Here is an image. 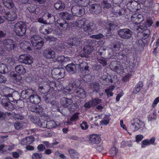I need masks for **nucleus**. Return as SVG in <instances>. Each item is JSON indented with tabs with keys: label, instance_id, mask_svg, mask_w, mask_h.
<instances>
[{
	"label": "nucleus",
	"instance_id": "28",
	"mask_svg": "<svg viewBox=\"0 0 159 159\" xmlns=\"http://www.w3.org/2000/svg\"><path fill=\"white\" fill-rule=\"evenodd\" d=\"M66 70L70 74L75 73L76 71V66L73 63L68 64L66 66Z\"/></svg>",
	"mask_w": 159,
	"mask_h": 159
},
{
	"label": "nucleus",
	"instance_id": "56",
	"mask_svg": "<svg viewBox=\"0 0 159 159\" xmlns=\"http://www.w3.org/2000/svg\"><path fill=\"white\" fill-rule=\"evenodd\" d=\"M0 14L4 15V16H6L7 14V11L1 5L0 7Z\"/></svg>",
	"mask_w": 159,
	"mask_h": 159
},
{
	"label": "nucleus",
	"instance_id": "4",
	"mask_svg": "<svg viewBox=\"0 0 159 159\" xmlns=\"http://www.w3.org/2000/svg\"><path fill=\"white\" fill-rule=\"evenodd\" d=\"M65 70L62 68H56L52 70V74L54 78L57 79H61L64 76Z\"/></svg>",
	"mask_w": 159,
	"mask_h": 159
},
{
	"label": "nucleus",
	"instance_id": "3",
	"mask_svg": "<svg viewBox=\"0 0 159 159\" xmlns=\"http://www.w3.org/2000/svg\"><path fill=\"white\" fill-rule=\"evenodd\" d=\"M117 32L120 37L125 39L131 38L133 34L132 31L128 28L120 29L117 31Z\"/></svg>",
	"mask_w": 159,
	"mask_h": 159
},
{
	"label": "nucleus",
	"instance_id": "60",
	"mask_svg": "<svg viewBox=\"0 0 159 159\" xmlns=\"http://www.w3.org/2000/svg\"><path fill=\"white\" fill-rule=\"evenodd\" d=\"M135 138L136 141L137 143H139V142L141 141L143 139V136L142 135L139 134L137 135L136 136Z\"/></svg>",
	"mask_w": 159,
	"mask_h": 159
},
{
	"label": "nucleus",
	"instance_id": "61",
	"mask_svg": "<svg viewBox=\"0 0 159 159\" xmlns=\"http://www.w3.org/2000/svg\"><path fill=\"white\" fill-rule=\"evenodd\" d=\"M46 40L49 42H54L56 41L57 39L53 36H48L46 38Z\"/></svg>",
	"mask_w": 159,
	"mask_h": 159
},
{
	"label": "nucleus",
	"instance_id": "13",
	"mask_svg": "<svg viewBox=\"0 0 159 159\" xmlns=\"http://www.w3.org/2000/svg\"><path fill=\"white\" fill-rule=\"evenodd\" d=\"M74 93L76 96L82 98H84L86 97L84 89L81 88L76 87L74 89Z\"/></svg>",
	"mask_w": 159,
	"mask_h": 159
},
{
	"label": "nucleus",
	"instance_id": "12",
	"mask_svg": "<svg viewBox=\"0 0 159 159\" xmlns=\"http://www.w3.org/2000/svg\"><path fill=\"white\" fill-rule=\"evenodd\" d=\"M1 103L2 105L6 109L9 111H11L13 110L15 108L13 104L9 101H8V100L7 98L3 99Z\"/></svg>",
	"mask_w": 159,
	"mask_h": 159
},
{
	"label": "nucleus",
	"instance_id": "63",
	"mask_svg": "<svg viewBox=\"0 0 159 159\" xmlns=\"http://www.w3.org/2000/svg\"><path fill=\"white\" fill-rule=\"evenodd\" d=\"M113 22L111 21L109 23V29L111 30H114L116 27V25L113 24Z\"/></svg>",
	"mask_w": 159,
	"mask_h": 159
},
{
	"label": "nucleus",
	"instance_id": "57",
	"mask_svg": "<svg viewBox=\"0 0 159 159\" xmlns=\"http://www.w3.org/2000/svg\"><path fill=\"white\" fill-rule=\"evenodd\" d=\"M142 148H144L146 146L150 144V143L149 141H148V139L143 140L142 141Z\"/></svg>",
	"mask_w": 159,
	"mask_h": 159
},
{
	"label": "nucleus",
	"instance_id": "21",
	"mask_svg": "<svg viewBox=\"0 0 159 159\" xmlns=\"http://www.w3.org/2000/svg\"><path fill=\"white\" fill-rule=\"evenodd\" d=\"M54 7L56 10L61 11L65 9L66 5L63 2L60 0L54 4Z\"/></svg>",
	"mask_w": 159,
	"mask_h": 159
},
{
	"label": "nucleus",
	"instance_id": "51",
	"mask_svg": "<svg viewBox=\"0 0 159 159\" xmlns=\"http://www.w3.org/2000/svg\"><path fill=\"white\" fill-rule=\"evenodd\" d=\"M28 145L32 143L34 141V138L32 136H30L25 138Z\"/></svg>",
	"mask_w": 159,
	"mask_h": 159
},
{
	"label": "nucleus",
	"instance_id": "54",
	"mask_svg": "<svg viewBox=\"0 0 159 159\" xmlns=\"http://www.w3.org/2000/svg\"><path fill=\"white\" fill-rule=\"evenodd\" d=\"M39 152H41L45 149V145L43 144L39 145L37 147Z\"/></svg>",
	"mask_w": 159,
	"mask_h": 159
},
{
	"label": "nucleus",
	"instance_id": "30",
	"mask_svg": "<svg viewBox=\"0 0 159 159\" xmlns=\"http://www.w3.org/2000/svg\"><path fill=\"white\" fill-rule=\"evenodd\" d=\"M84 31L85 32H88V34L87 33H85V34H91L92 31L93 30V28L91 26H90V25L88 24V23L86 24V22L85 23L83 26L82 27Z\"/></svg>",
	"mask_w": 159,
	"mask_h": 159
},
{
	"label": "nucleus",
	"instance_id": "38",
	"mask_svg": "<svg viewBox=\"0 0 159 159\" xmlns=\"http://www.w3.org/2000/svg\"><path fill=\"white\" fill-rule=\"evenodd\" d=\"M47 16L48 19L46 20V23L51 24L54 22L55 17L53 15H52L50 14H48Z\"/></svg>",
	"mask_w": 159,
	"mask_h": 159
},
{
	"label": "nucleus",
	"instance_id": "64",
	"mask_svg": "<svg viewBox=\"0 0 159 159\" xmlns=\"http://www.w3.org/2000/svg\"><path fill=\"white\" fill-rule=\"evenodd\" d=\"M56 61L60 63L63 64L64 62L63 56H60L58 57Z\"/></svg>",
	"mask_w": 159,
	"mask_h": 159
},
{
	"label": "nucleus",
	"instance_id": "17",
	"mask_svg": "<svg viewBox=\"0 0 159 159\" xmlns=\"http://www.w3.org/2000/svg\"><path fill=\"white\" fill-rule=\"evenodd\" d=\"M131 125L134 126H135V130L134 131L136 130H138L139 129L141 128V126L143 125V126H145V124L143 122H142L138 118L134 119L133 120L131 121Z\"/></svg>",
	"mask_w": 159,
	"mask_h": 159
},
{
	"label": "nucleus",
	"instance_id": "9",
	"mask_svg": "<svg viewBox=\"0 0 159 159\" xmlns=\"http://www.w3.org/2000/svg\"><path fill=\"white\" fill-rule=\"evenodd\" d=\"M28 109L31 111L38 113L40 116L43 114V109L39 105L34 104L30 105L28 106Z\"/></svg>",
	"mask_w": 159,
	"mask_h": 159
},
{
	"label": "nucleus",
	"instance_id": "55",
	"mask_svg": "<svg viewBox=\"0 0 159 159\" xmlns=\"http://www.w3.org/2000/svg\"><path fill=\"white\" fill-rule=\"evenodd\" d=\"M6 117L5 113L0 111V121L4 120Z\"/></svg>",
	"mask_w": 159,
	"mask_h": 159
},
{
	"label": "nucleus",
	"instance_id": "1",
	"mask_svg": "<svg viewBox=\"0 0 159 159\" xmlns=\"http://www.w3.org/2000/svg\"><path fill=\"white\" fill-rule=\"evenodd\" d=\"M30 40L34 48L40 49L43 47L44 41L43 39L38 34L30 36Z\"/></svg>",
	"mask_w": 159,
	"mask_h": 159
},
{
	"label": "nucleus",
	"instance_id": "22",
	"mask_svg": "<svg viewBox=\"0 0 159 159\" xmlns=\"http://www.w3.org/2000/svg\"><path fill=\"white\" fill-rule=\"evenodd\" d=\"M57 24L59 25V27L61 30H66L68 26V25L67 22L63 19L58 20L57 21Z\"/></svg>",
	"mask_w": 159,
	"mask_h": 159
},
{
	"label": "nucleus",
	"instance_id": "34",
	"mask_svg": "<svg viewBox=\"0 0 159 159\" xmlns=\"http://www.w3.org/2000/svg\"><path fill=\"white\" fill-rule=\"evenodd\" d=\"M116 56L118 59L121 60L123 62H125L127 60V57L126 55L122 54L121 52L116 53Z\"/></svg>",
	"mask_w": 159,
	"mask_h": 159
},
{
	"label": "nucleus",
	"instance_id": "37",
	"mask_svg": "<svg viewBox=\"0 0 159 159\" xmlns=\"http://www.w3.org/2000/svg\"><path fill=\"white\" fill-rule=\"evenodd\" d=\"M121 44V43L120 42H117L115 43L112 48L113 51L116 52L120 50Z\"/></svg>",
	"mask_w": 159,
	"mask_h": 159
},
{
	"label": "nucleus",
	"instance_id": "49",
	"mask_svg": "<svg viewBox=\"0 0 159 159\" xmlns=\"http://www.w3.org/2000/svg\"><path fill=\"white\" fill-rule=\"evenodd\" d=\"M72 86H70L69 87H67L66 88V90L68 91V92H71L74 93V89L75 88L76 86H75V84L73 83L72 84Z\"/></svg>",
	"mask_w": 159,
	"mask_h": 159
},
{
	"label": "nucleus",
	"instance_id": "6",
	"mask_svg": "<svg viewBox=\"0 0 159 159\" xmlns=\"http://www.w3.org/2000/svg\"><path fill=\"white\" fill-rule=\"evenodd\" d=\"M19 61L25 64L30 65L33 62L32 56L28 54L21 55L19 56Z\"/></svg>",
	"mask_w": 159,
	"mask_h": 159
},
{
	"label": "nucleus",
	"instance_id": "58",
	"mask_svg": "<svg viewBox=\"0 0 159 159\" xmlns=\"http://www.w3.org/2000/svg\"><path fill=\"white\" fill-rule=\"evenodd\" d=\"M45 102L47 103H49L50 102V99L49 97V94H47L46 95H44L43 96Z\"/></svg>",
	"mask_w": 159,
	"mask_h": 159
},
{
	"label": "nucleus",
	"instance_id": "24",
	"mask_svg": "<svg viewBox=\"0 0 159 159\" xmlns=\"http://www.w3.org/2000/svg\"><path fill=\"white\" fill-rule=\"evenodd\" d=\"M29 99L31 103L35 104H38L41 101L40 98L35 93L31 94Z\"/></svg>",
	"mask_w": 159,
	"mask_h": 159
},
{
	"label": "nucleus",
	"instance_id": "33",
	"mask_svg": "<svg viewBox=\"0 0 159 159\" xmlns=\"http://www.w3.org/2000/svg\"><path fill=\"white\" fill-rule=\"evenodd\" d=\"M79 41L77 40L75 37L70 39V40L67 43L70 46H77L79 43Z\"/></svg>",
	"mask_w": 159,
	"mask_h": 159
},
{
	"label": "nucleus",
	"instance_id": "46",
	"mask_svg": "<svg viewBox=\"0 0 159 159\" xmlns=\"http://www.w3.org/2000/svg\"><path fill=\"white\" fill-rule=\"evenodd\" d=\"M42 157V154L38 153H34L32 156V159H41Z\"/></svg>",
	"mask_w": 159,
	"mask_h": 159
},
{
	"label": "nucleus",
	"instance_id": "16",
	"mask_svg": "<svg viewBox=\"0 0 159 159\" xmlns=\"http://www.w3.org/2000/svg\"><path fill=\"white\" fill-rule=\"evenodd\" d=\"M35 93V92L32 89H29L22 91L21 96L23 99H29L31 94Z\"/></svg>",
	"mask_w": 159,
	"mask_h": 159
},
{
	"label": "nucleus",
	"instance_id": "35",
	"mask_svg": "<svg viewBox=\"0 0 159 159\" xmlns=\"http://www.w3.org/2000/svg\"><path fill=\"white\" fill-rule=\"evenodd\" d=\"M91 88L93 89V91L98 93L100 89V85L98 83L94 82L90 85Z\"/></svg>",
	"mask_w": 159,
	"mask_h": 159
},
{
	"label": "nucleus",
	"instance_id": "47",
	"mask_svg": "<svg viewBox=\"0 0 159 159\" xmlns=\"http://www.w3.org/2000/svg\"><path fill=\"white\" fill-rule=\"evenodd\" d=\"M91 101L93 106H96L97 104H100L102 102L101 100L98 98H95Z\"/></svg>",
	"mask_w": 159,
	"mask_h": 159
},
{
	"label": "nucleus",
	"instance_id": "62",
	"mask_svg": "<svg viewBox=\"0 0 159 159\" xmlns=\"http://www.w3.org/2000/svg\"><path fill=\"white\" fill-rule=\"evenodd\" d=\"M47 121H44L42 122H40L39 123V125L40 127L43 128H47Z\"/></svg>",
	"mask_w": 159,
	"mask_h": 159
},
{
	"label": "nucleus",
	"instance_id": "31",
	"mask_svg": "<svg viewBox=\"0 0 159 159\" xmlns=\"http://www.w3.org/2000/svg\"><path fill=\"white\" fill-rule=\"evenodd\" d=\"M93 47L89 45H85L83 48L84 53L88 54H90L93 51Z\"/></svg>",
	"mask_w": 159,
	"mask_h": 159
},
{
	"label": "nucleus",
	"instance_id": "20",
	"mask_svg": "<svg viewBox=\"0 0 159 159\" xmlns=\"http://www.w3.org/2000/svg\"><path fill=\"white\" fill-rule=\"evenodd\" d=\"M101 141L100 136L97 134L91 135L89 137V142L93 143H98Z\"/></svg>",
	"mask_w": 159,
	"mask_h": 159
},
{
	"label": "nucleus",
	"instance_id": "29",
	"mask_svg": "<svg viewBox=\"0 0 159 159\" xmlns=\"http://www.w3.org/2000/svg\"><path fill=\"white\" fill-rule=\"evenodd\" d=\"M21 48L24 51H30L31 50L30 44L27 41H24L20 44Z\"/></svg>",
	"mask_w": 159,
	"mask_h": 159
},
{
	"label": "nucleus",
	"instance_id": "44",
	"mask_svg": "<svg viewBox=\"0 0 159 159\" xmlns=\"http://www.w3.org/2000/svg\"><path fill=\"white\" fill-rule=\"evenodd\" d=\"M118 152V150L116 147L111 148L110 151V153L111 156H116V154Z\"/></svg>",
	"mask_w": 159,
	"mask_h": 159
},
{
	"label": "nucleus",
	"instance_id": "19",
	"mask_svg": "<svg viewBox=\"0 0 159 159\" xmlns=\"http://www.w3.org/2000/svg\"><path fill=\"white\" fill-rule=\"evenodd\" d=\"M2 4L9 9H13L15 7L12 0H1Z\"/></svg>",
	"mask_w": 159,
	"mask_h": 159
},
{
	"label": "nucleus",
	"instance_id": "8",
	"mask_svg": "<svg viewBox=\"0 0 159 159\" xmlns=\"http://www.w3.org/2000/svg\"><path fill=\"white\" fill-rule=\"evenodd\" d=\"M3 43L5 49L8 51H12L15 47L14 41L11 39H8L4 40Z\"/></svg>",
	"mask_w": 159,
	"mask_h": 159
},
{
	"label": "nucleus",
	"instance_id": "18",
	"mask_svg": "<svg viewBox=\"0 0 159 159\" xmlns=\"http://www.w3.org/2000/svg\"><path fill=\"white\" fill-rule=\"evenodd\" d=\"M60 103L64 107H68L72 104L73 101L71 98L63 97L61 99Z\"/></svg>",
	"mask_w": 159,
	"mask_h": 159
},
{
	"label": "nucleus",
	"instance_id": "11",
	"mask_svg": "<svg viewBox=\"0 0 159 159\" xmlns=\"http://www.w3.org/2000/svg\"><path fill=\"white\" fill-rule=\"evenodd\" d=\"M53 30V29L51 26L48 25H44L41 26L39 29V31L44 34H47L52 32Z\"/></svg>",
	"mask_w": 159,
	"mask_h": 159
},
{
	"label": "nucleus",
	"instance_id": "25",
	"mask_svg": "<svg viewBox=\"0 0 159 159\" xmlns=\"http://www.w3.org/2000/svg\"><path fill=\"white\" fill-rule=\"evenodd\" d=\"M113 13L114 15L120 16L125 14V10L122 8L120 9V6H116L114 8Z\"/></svg>",
	"mask_w": 159,
	"mask_h": 159
},
{
	"label": "nucleus",
	"instance_id": "23",
	"mask_svg": "<svg viewBox=\"0 0 159 159\" xmlns=\"http://www.w3.org/2000/svg\"><path fill=\"white\" fill-rule=\"evenodd\" d=\"M5 19L9 21H13L16 20L17 18V15L14 12H11L9 11H7V14L6 16H3Z\"/></svg>",
	"mask_w": 159,
	"mask_h": 159
},
{
	"label": "nucleus",
	"instance_id": "36",
	"mask_svg": "<svg viewBox=\"0 0 159 159\" xmlns=\"http://www.w3.org/2000/svg\"><path fill=\"white\" fill-rule=\"evenodd\" d=\"M85 23V20L84 19L79 20L75 22V25H74V26L82 28Z\"/></svg>",
	"mask_w": 159,
	"mask_h": 159
},
{
	"label": "nucleus",
	"instance_id": "50",
	"mask_svg": "<svg viewBox=\"0 0 159 159\" xmlns=\"http://www.w3.org/2000/svg\"><path fill=\"white\" fill-rule=\"evenodd\" d=\"M117 62L116 61H113L111 65V69H112L113 70L117 71L119 69V66H115V67H114L113 65H116Z\"/></svg>",
	"mask_w": 159,
	"mask_h": 159
},
{
	"label": "nucleus",
	"instance_id": "43",
	"mask_svg": "<svg viewBox=\"0 0 159 159\" xmlns=\"http://www.w3.org/2000/svg\"><path fill=\"white\" fill-rule=\"evenodd\" d=\"M13 79L14 80V82L18 83L20 82V80L22 79V77L19 75H16L14 74L12 75Z\"/></svg>",
	"mask_w": 159,
	"mask_h": 159
},
{
	"label": "nucleus",
	"instance_id": "27",
	"mask_svg": "<svg viewBox=\"0 0 159 159\" xmlns=\"http://www.w3.org/2000/svg\"><path fill=\"white\" fill-rule=\"evenodd\" d=\"M78 5L82 7H87L90 3V0H74Z\"/></svg>",
	"mask_w": 159,
	"mask_h": 159
},
{
	"label": "nucleus",
	"instance_id": "14",
	"mask_svg": "<svg viewBox=\"0 0 159 159\" xmlns=\"http://www.w3.org/2000/svg\"><path fill=\"white\" fill-rule=\"evenodd\" d=\"M114 78L110 76H108L107 77L106 76H102L100 80L102 84L103 85H108L110 83H112L114 82L113 79Z\"/></svg>",
	"mask_w": 159,
	"mask_h": 159
},
{
	"label": "nucleus",
	"instance_id": "2",
	"mask_svg": "<svg viewBox=\"0 0 159 159\" xmlns=\"http://www.w3.org/2000/svg\"><path fill=\"white\" fill-rule=\"evenodd\" d=\"M27 26L25 22L20 21L17 23L15 27V30L17 35L19 36L24 35L27 29Z\"/></svg>",
	"mask_w": 159,
	"mask_h": 159
},
{
	"label": "nucleus",
	"instance_id": "42",
	"mask_svg": "<svg viewBox=\"0 0 159 159\" xmlns=\"http://www.w3.org/2000/svg\"><path fill=\"white\" fill-rule=\"evenodd\" d=\"M23 123L22 122H16L14 124V126L15 128L17 130H19L22 128L23 126Z\"/></svg>",
	"mask_w": 159,
	"mask_h": 159
},
{
	"label": "nucleus",
	"instance_id": "26",
	"mask_svg": "<svg viewBox=\"0 0 159 159\" xmlns=\"http://www.w3.org/2000/svg\"><path fill=\"white\" fill-rule=\"evenodd\" d=\"M59 16L67 20H71L74 19V17L72 14H70L67 12H63L59 13Z\"/></svg>",
	"mask_w": 159,
	"mask_h": 159
},
{
	"label": "nucleus",
	"instance_id": "7",
	"mask_svg": "<svg viewBox=\"0 0 159 159\" xmlns=\"http://www.w3.org/2000/svg\"><path fill=\"white\" fill-rule=\"evenodd\" d=\"M71 11L72 14L75 16L80 17L84 13V8L79 5L73 6L71 8Z\"/></svg>",
	"mask_w": 159,
	"mask_h": 159
},
{
	"label": "nucleus",
	"instance_id": "15",
	"mask_svg": "<svg viewBox=\"0 0 159 159\" xmlns=\"http://www.w3.org/2000/svg\"><path fill=\"white\" fill-rule=\"evenodd\" d=\"M101 11V7L100 5L98 3L92 4L89 10L90 12L96 14L99 13Z\"/></svg>",
	"mask_w": 159,
	"mask_h": 159
},
{
	"label": "nucleus",
	"instance_id": "32",
	"mask_svg": "<svg viewBox=\"0 0 159 159\" xmlns=\"http://www.w3.org/2000/svg\"><path fill=\"white\" fill-rule=\"evenodd\" d=\"M16 72L20 74H23L26 72L25 68L21 65H19L15 67Z\"/></svg>",
	"mask_w": 159,
	"mask_h": 159
},
{
	"label": "nucleus",
	"instance_id": "52",
	"mask_svg": "<svg viewBox=\"0 0 159 159\" xmlns=\"http://www.w3.org/2000/svg\"><path fill=\"white\" fill-rule=\"evenodd\" d=\"M102 5L104 7L109 8L111 6V5L107 0H104L102 2Z\"/></svg>",
	"mask_w": 159,
	"mask_h": 159
},
{
	"label": "nucleus",
	"instance_id": "10",
	"mask_svg": "<svg viewBox=\"0 0 159 159\" xmlns=\"http://www.w3.org/2000/svg\"><path fill=\"white\" fill-rule=\"evenodd\" d=\"M43 55L46 58L50 59L55 57V54L54 51L51 48H47L43 52Z\"/></svg>",
	"mask_w": 159,
	"mask_h": 159
},
{
	"label": "nucleus",
	"instance_id": "59",
	"mask_svg": "<svg viewBox=\"0 0 159 159\" xmlns=\"http://www.w3.org/2000/svg\"><path fill=\"white\" fill-rule=\"evenodd\" d=\"M103 36L102 34H100L96 35H93L92 36V38L95 39H101Z\"/></svg>",
	"mask_w": 159,
	"mask_h": 159
},
{
	"label": "nucleus",
	"instance_id": "41",
	"mask_svg": "<svg viewBox=\"0 0 159 159\" xmlns=\"http://www.w3.org/2000/svg\"><path fill=\"white\" fill-rule=\"evenodd\" d=\"M8 72V69L6 66L3 64H0V73H6Z\"/></svg>",
	"mask_w": 159,
	"mask_h": 159
},
{
	"label": "nucleus",
	"instance_id": "53",
	"mask_svg": "<svg viewBox=\"0 0 159 159\" xmlns=\"http://www.w3.org/2000/svg\"><path fill=\"white\" fill-rule=\"evenodd\" d=\"M80 126L81 129L83 130H86L88 128V125L87 124V122L84 121L82 123L80 124Z\"/></svg>",
	"mask_w": 159,
	"mask_h": 159
},
{
	"label": "nucleus",
	"instance_id": "5",
	"mask_svg": "<svg viewBox=\"0 0 159 159\" xmlns=\"http://www.w3.org/2000/svg\"><path fill=\"white\" fill-rule=\"evenodd\" d=\"M78 71L83 74H88L90 71V67L88 63L83 62L78 66Z\"/></svg>",
	"mask_w": 159,
	"mask_h": 159
},
{
	"label": "nucleus",
	"instance_id": "48",
	"mask_svg": "<svg viewBox=\"0 0 159 159\" xmlns=\"http://www.w3.org/2000/svg\"><path fill=\"white\" fill-rule=\"evenodd\" d=\"M50 88V85L48 84H47L44 86L43 91H42V93L44 94L48 93L49 91Z\"/></svg>",
	"mask_w": 159,
	"mask_h": 159
},
{
	"label": "nucleus",
	"instance_id": "39",
	"mask_svg": "<svg viewBox=\"0 0 159 159\" xmlns=\"http://www.w3.org/2000/svg\"><path fill=\"white\" fill-rule=\"evenodd\" d=\"M69 152L72 158H78V153L75 150L71 149L69 150Z\"/></svg>",
	"mask_w": 159,
	"mask_h": 159
},
{
	"label": "nucleus",
	"instance_id": "45",
	"mask_svg": "<svg viewBox=\"0 0 159 159\" xmlns=\"http://www.w3.org/2000/svg\"><path fill=\"white\" fill-rule=\"evenodd\" d=\"M143 86V84L142 82H139L137 84L136 87L135 88V89L137 92L135 93H139Z\"/></svg>",
	"mask_w": 159,
	"mask_h": 159
},
{
	"label": "nucleus",
	"instance_id": "40",
	"mask_svg": "<svg viewBox=\"0 0 159 159\" xmlns=\"http://www.w3.org/2000/svg\"><path fill=\"white\" fill-rule=\"evenodd\" d=\"M47 128L50 129L55 127L57 125L56 123L54 121H49L47 122Z\"/></svg>",
	"mask_w": 159,
	"mask_h": 159
}]
</instances>
